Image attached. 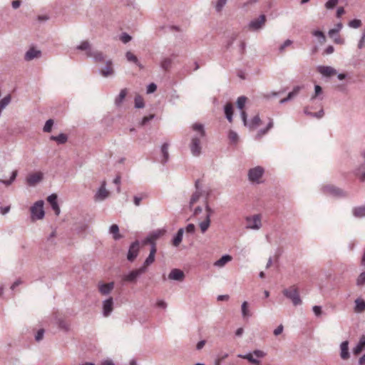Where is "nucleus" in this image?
I'll return each mask as SVG.
<instances>
[{"label": "nucleus", "mask_w": 365, "mask_h": 365, "mask_svg": "<svg viewBox=\"0 0 365 365\" xmlns=\"http://www.w3.org/2000/svg\"><path fill=\"white\" fill-rule=\"evenodd\" d=\"M192 129L196 133V134L191 138L190 148L192 155L197 157L201 154V140L205 136V130L204 125L198 123H194L192 125Z\"/></svg>", "instance_id": "f257e3e1"}, {"label": "nucleus", "mask_w": 365, "mask_h": 365, "mask_svg": "<svg viewBox=\"0 0 365 365\" xmlns=\"http://www.w3.org/2000/svg\"><path fill=\"white\" fill-rule=\"evenodd\" d=\"M282 293L284 297L292 302L294 306L302 304V299L299 297L298 289L295 286H291L288 289H284Z\"/></svg>", "instance_id": "f03ea898"}, {"label": "nucleus", "mask_w": 365, "mask_h": 365, "mask_svg": "<svg viewBox=\"0 0 365 365\" xmlns=\"http://www.w3.org/2000/svg\"><path fill=\"white\" fill-rule=\"evenodd\" d=\"M44 215L43 201L38 200L31 207V217L32 220H41Z\"/></svg>", "instance_id": "7ed1b4c3"}, {"label": "nucleus", "mask_w": 365, "mask_h": 365, "mask_svg": "<svg viewBox=\"0 0 365 365\" xmlns=\"http://www.w3.org/2000/svg\"><path fill=\"white\" fill-rule=\"evenodd\" d=\"M245 220L246 229L257 230L262 227L261 217L259 215L246 217Z\"/></svg>", "instance_id": "20e7f679"}, {"label": "nucleus", "mask_w": 365, "mask_h": 365, "mask_svg": "<svg viewBox=\"0 0 365 365\" xmlns=\"http://www.w3.org/2000/svg\"><path fill=\"white\" fill-rule=\"evenodd\" d=\"M145 272V267H140L138 269L132 270L127 274H124L122 277L123 282L135 283L138 277Z\"/></svg>", "instance_id": "39448f33"}, {"label": "nucleus", "mask_w": 365, "mask_h": 365, "mask_svg": "<svg viewBox=\"0 0 365 365\" xmlns=\"http://www.w3.org/2000/svg\"><path fill=\"white\" fill-rule=\"evenodd\" d=\"M253 355L258 358H262L265 356V353L261 350H255L253 353H248L246 354H238L237 357L248 360L250 363L256 365H259V361L255 359Z\"/></svg>", "instance_id": "423d86ee"}, {"label": "nucleus", "mask_w": 365, "mask_h": 365, "mask_svg": "<svg viewBox=\"0 0 365 365\" xmlns=\"http://www.w3.org/2000/svg\"><path fill=\"white\" fill-rule=\"evenodd\" d=\"M140 251V242L138 240H135L132 242L129 247L128 254H127V259L133 262L138 257Z\"/></svg>", "instance_id": "0eeeda50"}, {"label": "nucleus", "mask_w": 365, "mask_h": 365, "mask_svg": "<svg viewBox=\"0 0 365 365\" xmlns=\"http://www.w3.org/2000/svg\"><path fill=\"white\" fill-rule=\"evenodd\" d=\"M166 230L165 229L157 230L152 232L143 241L144 244L149 243L151 247L154 245L156 247L155 240L165 235Z\"/></svg>", "instance_id": "6e6552de"}, {"label": "nucleus", "mask_w": 365, "mask_h": 365, "mask_svg": "<svg viewBox=\"0 0 365 365\" xmlns=\"http://www.w3.org/2000/svg\"><path fill=\"white\" fill-rule=\"evenodd\" d=\"M323 190H324V192L330 194V195H331L334 197H346L348 195L346 192L344 191L343 190H341L339 187H334L333 185L324 186Z\"/></svg>", "instance_id": "1a4fd4ad"}, {"label": "nucleus", "mask_w": 365, "mask_h": 365, "mask_svg": "<svg viewBox=\"0 0 365 365\" xmlns=\"http://www.w3.org/2000/svg\"><path fill=\"white\" fill-rule=\"evenodd\" d=\"M266 21V16L264 14L260 15L257 19L251 21L249 24V29L252 31H257L263 27Z\"/></svg>", "instance_id": "9d476101"}, {"label": "nucleus", "mask_w": 365, "mask_h": 365, "mask_svg": "<svg viewBox=\"0 0 365 365\" xmlns=\"http://www.w3.org/2000/svg\"><path fill=\"white\" fill-rule=\"evenodd\" d=\"M263 173L264 169L260 166L252 168L248 172L249 180L252 182L258 181L259 179L262 178Z\"/></svg>", "instance_id": "9b49d317"}, {"label": "nucleus", "mask_w": 365, "mask_h": 365, "mask_svg": "<svg viewBox=\"0 0 365 365\" xmlns=\"http://www.w3.org/2000/svg\"><path fill=\"white\" fill-rule=\"evenodd\" d=\"M106 182L103 181L101 186L95 194L94 198L96 201H103L108 197L109 192L106 188Z\"/></svg>", "instance_id": "f8f14e48"}, {"label": "nucleus", "mask_w": 365, "mask_h": 365, "mask_svg": "<svg viewBox=\"0 0 365 365\" xmlns=\"http://www.w3.org/2000/svg\"><path fill=\"white\" fill-rule=\"evenodd\" d=\"M98 291L102 295H108L114 288V282L109 283L99 282L98 284Z\"/></svg>", "instance_id": "ddd939ff"}, {"label": "nucleus", "mask_w": 365, "mask_h": 365, "mask_svg": "<svg viewBox=\"0 0 365 365\" xmlns=\"http://www.w3.org/2000/svg\"><path fill=\"white\" fill-rule=\"evenodd\" d=\"M113 309V299L112 297L103 302V314L104 317H108Z\"/></svg>", "instance_id": "4468645a"}, {"label": "nucleus", "mask_w": 365, "mask_h": 365, "mask_svg": "<svg viewBox=\"0 0 365 365\" xmlns=\"http://www.w3.org/2000/svg\"><path fill=\"white\" fill-rule=\"evenodd\" d=\"M168 278L172 280L182 282L185 279V274L179 269H173L169 273Z\"/></svg>", "instance_id": "2eb2a0df"}, {"label": "nucleus", "mask_w": 365, "mask_h": 365, "mask_svg": "<svg viewBox=\"0 0 365 365\" xmlns=\"http://www.w3.org/2000/svg\"><path fill=\"white\" fill-rule=\"evenodd\" d=\"M86 54L87 56L93 58L96 62L101 63L105 61V56L103 52L100 51L89 50L88 52H86Z\"/></svg>", "instance_id": "dca6fc26"}, {"label": "nucleus", "mask_w": 365, "mask_h": 365, "mask_svg": "<svg viewBox=\"0 0 365 365\" xmlns=\"http://www.w3.org/2000/svg\"><path fill=\"white\" fill-rule=\"evenodd\" d=\"M156 252H157V248L154 245H153V246L150 247L149 255L145 259L143 266H141L140 267H145V271H146L147 267L150 265L151 264H153V262L155 261V255Z\"/></svg>", "instance_id": "f3484780"}, {"label": "nucleus", "mask_w": 365, "mask_h": 365, "mask_svg": "<svg viewBox=\"0 0 365 365\" xmlns=\"http://www.w3.org/2000/svg\"><path fill=\"white\" fill-rule=\"evenodd\" d=\"M57 198L58 196L56 194H51L48 197L47 200L54 210L55 214L58 215L60 214V207L57 202Z\"/></svg>", "instance_id": "a211bd4d"}, {"label": "nucleus", "mask_w": 365, "mask_h": 365, "mask_svg": "<svg viewBox=\"0 0 365 365\" xmlns=\"http://www.w3.org/2000/svg\"><path fill=\"white\" fill-rule=\"evenodd\" d=\"M41 56V52L39 50H36L34 48H31L28 50L24 56V59L27 61H31L36 58H39Z\"/></svg>", "instance_id": "6ab92c4d"}, {"label": "nucleus", "mask_w": 365, "mask_h": 365, "mask_svg": "<svg viewBox=\"0 0 365 365\" xmlns=\"http://www.w3.org/2000/svg\"><path fill=\"white\" fill-rule=\"evenodd\" d=\"M43 178V175L41 173H36L31 175H29L27 177L26 181L29 185H35L36 183L39 182Z\"/></svg>", "instance_id": "aec40b11"}, {"label": "nucleus", "mask_w": 365, "mask_h": 365, "mask_svg": "<svg viewBox=\"0 0 365 365\" xmlns=\"http://www.w3.org/2000/svg\"><path fill=\"white\" fill-rule=\"evenodd\" d=\"M100 73L104 77L112 76L114 73L111 60L106 61V66L101 70Z\"/></svg>", "instance_id": "412c9836"}, {"label": "nucleus", "mask_w": 365, "mask_h": 365, "mask_svg": "<svg viewBox=\"0 0 365 365\" xmlns=\"http://www.w3.org/2000/svg\"><path fill=\"white\" fill-rule=\"evenodd\" d=\"M317 70L324 76H331L336 73V71L331 66H320L318 67Z\"/></svg>", "instance_id": "4be33fe9"}, {"label": "nucleus", "mask_w": 365, "mask_h": 365, "mask_svg": "<svg viewBox=\"0 0 365 365\" xmlns=\"http://www.w3.org/2000/svg\"><path fill=\"white\" fill-rule=\"evenodd\" d=\"M340 356L342 359H348L349 358V342L348 341H343L340 345Z\"/></svg>", "instance_id": "5701e85b"}, {"label": "nucleus", "mask_w": 365, "mask_h": 365, "mask_svg": "<svg viewBox=\"0 0 365 365\" xmlns=\"http://www.w3.org/2000/svg\"><path fill=\"white\" fill-rule=\"evenodd\" d=\"M365 349V336H361L359 342L353 349L352 351L354 355L359 354Z\"/></svg>", "instance_id": "b1692460"}, {"label": "nucleus", "mask_w": 365, "mask_h": 365, "mask_svg": "<svg viewBox=\"0 0 365 365\" xmlns=\"http://www.w3.org/2000/svg\"><path fill=\"white\" fill-rule=\"evenodd\" d=\"M361 265L365 267V250L361 258ZM365 284V272H361L356 279L357 286H363Z\"/></svg>", "instance_id": "393cba45"}, {"label": "nucleus", "mask_w": 365, "mask_h": 365, "mask_svg": "<svg viewBox=\"0 0 365 365\" xmlns=\"http://www.w3.org/2000/svg\"><path fill=\"white\" fill-rule=\"evenodd\" d=\"M184 228H180L173 239L172 244L174 247H178L182 240Z\"/></svg>", "instance_id": "a878e982"}, {"label": "nucleus", "mask_w": 365, "mask_h": 365, "mask_svg": "<svg viewBox=\"0 0 365 365\" xmlns=\"http://www.w3.org/2000/svg\"><path fill=\"white\" fill-rule=\"evenodd\" d=\"M109 233L113 235V238L115 240H118L123 237V235L119 233V227L116 224H113L110 227Z\"/></svg>", "instance_id": "bb28decb"}, {"label": "nucleus", "mask_w": 365, "mask_h": 365, "mask_svg": "<svg viewBox=\"0 0 365 365\" xmlns=\"http://www.w3.org/2000/svg\"><path fill=\"white\" fill-rule=\"evenodd\" d=\"M365 311V301L361 298L355 300L354 312L361 313Z\"/></svg>", "instance_id": "cd10ccee"}, {"label": "nucleus", "mask_w": 365, "mask_h": 365, "mask_svg": "<svg viewBox=\"0 0 365 365\" xmlns=\"http://www.w3.org/2000/svg\"><path fill=\"white\" fill-rule=\"evenodd\" d=\"M353 215L357 218L365 217V205L355 207L352 210Z\"/></svg>", "instance_id": "c85d7f7f"}, {"label": "nucleus", "mask_w": 365, "mask_h": 365, "mask_svg": "<svg viewBox=\"0 0 365 365\" xmlns=\"http://www.w3.org/2000/svg\"><path fill=\"white\" fill-rule=\"evenodd\" d=\"M125 58L128 61L135 63L139 68H143V65L139 62L136 56H135L131 51H127L125 53Z\"/></svg>", "instance_id": "c756f323"}, {"label": "nucleus", "mask_w": 365, "mask_h": 365, "mask_svg": "<svg viewBox=\"0 0 365 365\" xmlns=\"http://www.w3.org/2000/svg\"><path fill=\"white\" fill-rule=\"evenodd\" d=\"M232 260V257L229 255H223L220 259L215 261L214 263V266L217 267H222L225 265L226 263L229 262Z\"/></svg>", "instance_id": "7c9ffc66"}, {"label": "nucleus", "mask_w": 365, "mask_h": 365, "mask_svg": "<svg viewBox=\"0 0 365 365\" xmlns=\"http://www.w3.org/2000/svg\"><path fill=\"white\" fill-rule=\"evenodd\" d=\"M168 147L169 144L168 143H163L161 146V153L163 154L161 162L163 164H165L169 159Z\"/></svg>", "instance_id": "2f4dec72"}, {"label": "nucleus", "mask_w": 365, "mask_h": 365, "mask_svg": "<svg viewBox=\"0 0 365 365\" xmlns=\"http://www.w3.org/2000/svg\"><path fill=\"white\" fill-rule=\"evenodd\" d=\"M225 114L226 116V118L228 120L229 122L232 121V115H233V106L232 103H228L225 106Z\"/></svg>", "instance_id": "473e14b6"}, {"label": "nucleus", "mask_w": 365, "mask_h": 365, "mask_svg": "<svg viewBox=\"0 0 365 365\" xmlns=\"http://www.w3.org/2000/svg\"><path fill=\"white\" fill-rule=\"evenodd\" d=\"M50 139L57 142L58 144H64L67 142L68 137L64 133H60L58 135H51Z\"/></svg>", "instance_id": "72a5a7b5"}, {"label": "nucleus", "mask_w": 365, "mask_h": 365, "mask_svg": "<svg viewBox=\"0 0 365 365\" xmlns=\"http://www.w3.org/2000/svg\"><path fill=\"white\" fill-rule=\"evenodd\" d=\"M126 95H127V89L126 88H123V89L120 90V93L115 99V104L117 106H120L121 103H123V100L125 99Z\"/></svg>", "instance_id": "f704fd0d"}, {"label": "nucleus", "mask_w": 365, "mask_h": 365, "mask_svg": "<svg viewBox=\"0 0 365 365\" xmlns=\"http://www.w3.org/2000/svg\"><path fill=\"white\" fill-rule=\"evenodd\" d=\"M242 316L244 319H247L252 316L251 312L248 309L247 302H244L241 306Z\"/></svg>", "instance_id": "c9c22d12"}, {"label": "nucleus", "mask_w": 365, "mask_h": 365, "mask_svg": "<svg viewBox=\"0 0 365 365\" xmlns=\"http://www.w3.org/2000/svg\"><path fill=\"white\" fill-rule=\"evenodd\" d=\"M210 219L209 216H206L205 220L199 224L200 228L202 233H205L210 225Z\"/></svg>", "instance_id": "e433bc0d"}, {"label": "nucleus", "mask_w": 365, "mask_h": 365, "mask_svg": "<svg viewBox=\"0 0 365 365\" xmlns=\"http://www.w3.org/2000/svg\"><path fill=\"white\" fill-rule=\"evenodd\" d=\"M11 101V96L10 94H8L5 97H4L0 101V112L1 113V110L4 109L10 103Z\"/></svg>", "instance_id": "4c0bfd02"}, {"label": "nucleus", "mask_w": 365, "mask_h": 365, "mask_svg": "<svg viewBox=\"0 0 365 365\" xmlns=\"http://www.w3.org/2000/svg\"><path fill=\"white\" fill-rule=\"evenodd\" d=\"M202 190H196L191 196L190 200V206L191 207L193 205L195 202L198 201L200 197L202 196Z\"/></svg>", "instance_id": "58836bf2"}, {"label": "nucleus", "mask_w": 365, "mask_h": 365, "mask_svg": "<svg viewBox=\"0 0 365 365\" xmlns=\"http://www.w3.org/2000/svg\"><path fill=\"white\" fill-rule=\"evenodd\" d=\"M173 61L171 58H165L162 60L160 63L161 68L165 71H168L172 65Z\"/></svg>", "instance_id": "ea45409f"}, {"label": "nucleus", "mask_w": 365, "mask_h": 365, "mask_svg": "<svg viewBox=\"0 0 365 365\" xmlns=\"http://www.w3.org/2000/svg\"><path fill=\"white\" fill-rule=\"evenodd\" d=\"M343 25L341 23H338L335 25L334 28L330 29L328 32L329 37L334 38V35L338 34L342 29Z\"/></svg>", "instance_id": "a19ab883"}, {"label": "nucleus", "mask_w": 365, "mask_h": 365, "mask_svg": "<svg viewBox=\"0 0 365 365\" xmlns=\"http://www.w3.org/2000/svg\"><path fill=\"white\" fill-rule=\"evenodd\" d=\"M312 35L314 36H316V37L318 38L319 42L320 43H325V41H326V36H325L324 34L322 31H321L319 30H315V31H314L312 32Z\"/></svg>", "instance_id": "79ce46f5"}, {"label": "nucleus", "mask_w": 365, "mask_h": 365, "mask_svg": "<svg viewBox=\"0 0 365 365\" xmlns=\"http://www.w3.org/2000/svg\"><path fill=\"white\" fill-rule=\"evenodd\" d=\"M260 122L261 120L259 118V116L257 115L255 117H253V118L250 120V123H247V126H248L250 128H255L259 125Z\"/></svg>", "instance_id": "37998d69"}, {"label": "nucleus", "mask_w": 365, "mask_h": 365, "mask_svg": "<svg viewBox=\"0 0 365 365\" xmlns=\"http://www.w3.org/2000/svg\"><path fill=\"white\" fill-rule=\"evenodd\" d=\"M356 175L360 176V180L362 182L365 181V163L358 168Z\"/></svg>", "instance_id": "c03bdc74"}, {"label": "nucleus", "mask_w": 365, "mask_h": 365, "mask_svg": "<svg viewBox=\"0 0 365 365\" xmlns=\"http://www.w3.org/2000/svg\"><path fill=\"white\" fill-rule=\"evenodd\" d=\"M135 107L136 108H143L145 106L143 98L140 96H136L135 97Z\"/></svg>", "instance_id": "a18cd8bd"}, {"label": "nucleus", "mask_w": 365, "mask_h": 365, "mask_svg": "<svg viewBox=\"0 0 365 365\" xmlns=\"http://www.w3.org/2000/svg\"><path fill=\"white\" fill-rule=\"evenodd\" d=\"M247 98L244 96H240L237 100V106L238 109L242 110L246 103Z\"/></svg>", "instance_id": "49530a36"}, {"label": "nucleus", "mask_w": 365, "mask_h": 365, "mask_svg": "<svg viewBox=\"0 0 365 365\" xmlns=\"http://www.w3.org/2000/svg\"><path fill=\"white\" fill-rule=\"evenodd\" d=\"M77 49L86 51L87 52L91 49V45L88 41H83L79 46H77Z\"/></svg>", "instance_id": "de8ad7c7"}, {"label": "nucleus", "mask_w": 365, "mask_h": 365, "mask_svg": "<svg viewBox=\"0 0 365 365\" xmlns=\"http://www.w3.org/2000/svg\"><path fill=\"white\" fill-rule=\"evenodd\" d=\"M58 326L59 327V329L65 331H68L69 330V324L64 320L63 319H59L58 320Z\"/></svg>", "instance_id": "09e8293b"}, {"label": "nucleus", "mask_w": 365, "mask_h": 365, "mask_svg": "<svg viewBox=\"0 0 365 365\" xmlns=\"http://www.w3.org/2000/svg\"><path fill=\"white\" fill-rule=\"evenodd\" d=\"M209 193L206 195V199L207 198ZM205 208L206 211V216H209V219H210L211 215L214 213V210L209 206L207 200H205Z\"/></svg>", "instance_id": "8fccbe9b"}, {"label": "nucleus", "mask_w": 365, "mask_h": 365, "mask_svg": "<svg viewBox=\"0 0 365 365\" xmlns=\"http://www.w3.org/2000/svg\"><path fill=\"white\" fill-rule=\"evenodd\" d=\"M361 26V21L359 19H353L349 22V26L354 29H358Z\"/></svg>", "instance_id": "3c124183"}, {"label": "nucleus", "mask_w": 365, "mask_h": 365, "mask_svg": "<svg viewBox=\"0 0 365 365\" xmlns=\"http://www.w3.org/2000/svg\"><path fill=\"white\" fill-rule=\"evenodd\" d=\"M53 125V120L52 119H48L44 125V127L43 129V131L46 133L51 132Z\"/></svg>", "instance_id": "603ef678"}, {"label": "nucleus", "mask_w": 365, "mask_h": 365, "mask_svg": "<svg viewBox=\"0 0 365 365\" xmlns=\"http://www.w3.org/2000/svg\"><path fill=\"white\" fill-rule=\"evenodd\" d=\"M228 138L233 143H236L238 140V135L236 132L233 130H230Z\"/></svg>", "instance_id": "864d4df0"}, {"label": "nucleus", "mask_w": 365, "mask_h": 365, "mask_svg": "<svg viewBox=\"0 0 365 365\" xmlns=\"http://www.w3.org/2000/svg\"><path fill=\"white\" fill-rule=\"evenodd\" d=\"M120 39L123 43H127L131 41L132 37L128 34L123 32L120 36Z\"/></svg>", "instance_id": "5fc2aeb1"}, {"label": "nucleus", "mask_w": 365, "mask_h": 365, "mask_svg": "<svg viewBox=\"0 0 365 365\" xmlns=\"http://www.w3.org/2000/svg\"><path fill=\"white\" fill-rule=\"evenodd\" d=\"M322 92V88L320 86L316 85L314 86V95L312 96L310 98V101H313L314 99L317 98V96H319Z\"/></svg>", "instance_id": "6e6d98bb"}, {"label": "nucleus", "mask_w": 365, "mask_h": 365, "mask_svg": "<svg viewBox=\"0 0 365 365\" xmlns=\"http://www.w3.org/2000/svg\"><path fill=\"white\" fill-rule=\"evenodd\" d=\"M227 3V0H217L215 9L217 12H220L222 11V8L225 6V5Z\"/></svg>", "instance_id": "4d7b16f0"}, {"label": "nucleus", "mask_w": 365, "mask_h": 365, "mask_svg": "<svg viewBox=\"0 0 365 365\" xmlns=\"http://www.w3.org/2000/svg\"><path fill=\"white\" fill-rule=\"evenodd\" d=\"M338 3V0H328L325 4V7L327 9H333Z\"/></svg>", "instance_id": "13d9d810"}, {"label": "nucleus", "mask_w": 365, "mask_h": 365, "mask_svg": "<svg viewBox=\"0 0 365 365\" xmlns=\"http://www.w3.org/2000/svg\"><path fill=\"white\" fill-rule=\"evenodd\" d=\"M237 34L233 33L230 36L229 40L227 41V43L226 44L227 48H229L234 43V41L237 39Z\"/></svg>", "instance_id": "bf43d9fd"}, {"label": "nucleus", "mask_w": 365, "mask_h": 365, "mask_svg": "<svg viewBox=\"0 0 365 365\" xmlns=\"http://www.w3.org/2000/svg\"><path fill=\"white\" fill-rule=\"evenodd\" d=\"M302 88V86H297L294 87L293 90L289 93V94L291 96V97L293 98L295 96L298 95L301 89Z\"/></svg>", "instance_id": "052dcab7"}, {"label": "nucleus", "mask_w": 365, "mask_h": 365, "mask_svg": "<svg viewBox=\"0 0 365 365\" xmlns=\"http://www.w3.org/2000/svg\"><path fill=\"white\" fill-rule=\"evenodd\" d=\"M154 118H155L154 114H150L148 116H145L144 118H143V119L140 122V125H145L150 120L153 119Z\"/></svg>", "instance_id": "680f3d73"}, {"label": "nucleus", "mask_w": 365, "mask_h": 365, "mask_svg": "<svg viewBox=\"0 0 365 365\" xmlns=\"http://www.w3.org/2000/svg\"><path fill=\"white\" fill-rule=\"evenodd\" d=\"M17 171H14L11 174V176L9 180H3L2 182L6 185H10L16 178Z\"/></svg>", "instance_id": "e2e57ef3"}, {"label": "nucleus", "mask_w": 365, "mask_h": 365, "mask_svg": "<svg viewBox=\"0 0 365 365\" xmlns=\"http://www.w3.org/2000/svg\"><path fill=\"white\" fill-rule=\"evenodd\" d=\"M365 46V30L363 31L361 39L358 43V48L359 49L363 48Z\"/></svg>", "instance_id": "0e129e2a"}, {"label": "nucleus", "mask_w": 365, "mask_h": 365, "mask_svg": "<svg viewBox=\"0 0 365 365\" xmlns=\"http://www.w3.org/2000/svg\"><path fill=\"white\" fill-rule=\"evenodd\" d=\"M324 115V111L323 108H321L318 112L312 113L311 114V117L317 118H322Z\"/></svg>", "instance_id": "69168bd1"}, {"label": "nucleus", "mask_w": 365, "mask_h": 365, "mask_svg": "<svg viewBox=\"0 0 365 365\" xmlns=\"http://www.w3.org/2000/svg\"><path fill=\"white\" fill-rule=\"evenodd\" d=\"M157 89V86L154 83H150L147 87V93H152Z\"/></svg>", "instance_id": "338daca9"}, {"label": "nucleus", "mask_w": 365, "mask_h": 365, "mask_svg": "<svg viewBox=\"0 0 365 365\" xmlns=\"http://www.w3.org/2000/svg\"><path fill=\"white\" fill-rule=\"evenodd\" d=\"M292 43V41L289 39L286 40L279 47V51L283 52L284 48Z\"/></svg>", "instance_id": "774afa93"}]
</instances>
